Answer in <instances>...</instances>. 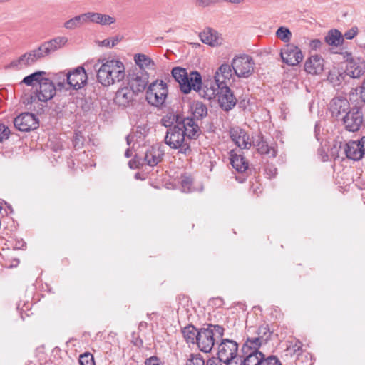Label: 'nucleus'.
Returning <instances> with one entry per match:
<instances>
[{
	"label": "nucleus",
	"mask_w": 365,
	"mask_h": 365,
	"mask_svg": "<svg viewBox=\"0 0 365 365\" xmlns=\"http://www.w3.org/2000/svg\"><path fill=\"white\" fill-rule=\"evenodd\" d=\"M134 92L130 87H123L118 90L115 101L121 106H128L133 100Z\"/></svg>",
	"instance_id": "393cba45"
},
{
	"label": "nucleus",
	"mask_w": 365,
	"mask_h": 365,
	"mask_svg": "<svg viewBox=\"0 0 365 365\" xmlns=\"http://www.w3.org/2000/svg\"><path fill=\"white\" fill-rule=\"evenodd\" d=\"M323 58L319 55H312L309 57L304 63V70L312 75L320 74L324 71Z\"/></svg>",
	"instance_id": "a211bd4d"
},
{
	"label": "nucleus",
	"mask_w": 365,
	"mask_h": 365,
	"mask_svg": "<svg viewBox=\"0 0 365 365\" xmlns=\"http://www.w3.org/2000/svg\"><path fill=\"white\" fill-rule=\"evenodd\" d=\"M219 90L220 88L216 86L215 80H207L202 82L197 92L200 97L211 100L217 96Z\"/></svg>",
	"instance_id": "aec40b11"
},
{
	"label": "nucleus",
	"mask_w": 365,
	"mask_h": 365,
	"mask_svg": "<svg viewBox=\"0 0 365 365\" xmlns=\"http://www.w3.org/2000/svg\"><path fill=\"white\" fill-rule=\"evenodd\" d=\"M202 85L201 75L197 71H192L187 74L185 82L182 83V92L188 93L193 89L197 91L199 87Z\"/></svg>",
	"instance_id": "4be33fe9"
},
{
	"label": "nucleus",
	"mask_w": 365,
	"mask_h": 365,
	"mask_svg": "<svg viewBox=\"0 0 365 365\" xmlns=\"http://www.w3.org/2000/svg\"><path fill=\"white\" fill-rule=\"evenodd\" d=\"M125 155L127 157V158H129L131 156V154H130V150L129 149H127V150L125 151Z\"/></svg>",
	"instance_id": "680f3d73"
},
{
	"label": "nucleus",
	"mask_w": 365,
	"mask_h": 365,
	"mask_svg": "<svg viewBox=\"0 0 365 365\" xmlns=\"http://www.w3.org/2000/svg\"><path fill=\"white\" fill-rule=\"evenodd\" d=\"M230 135L232 140L240 148V149H249L252 145L250 136L247 133L239 128H232L230 130Z\"/></svg>",
	"instance_id": "dca6fc26"
},
{
	"label": "nucleus",
	"mask_w": 365,
	"mask_h": 365,
	"mask_svg": "<svg viewBox=\"0 0 365 365\" xmlns=\"http://www.w3.org/2000/svg\"><path fill=\"white\" fill-rule=\"evenodd\" d=\"M340 54L342 56L343 59L346 62V64L349 63V61H351V59H354V58H352V54L351 52L344 51L341 52Z\"/></svg>",
	"instance_id": "4d7b16f0"
},
{
	"label": "nucleus",
	"mask_w": 365,
	"mask_h": 365,
	"mask_svg": "<svg viewBox=\"0 0 365 365\" xmlns=\"http://www.w3.org/2000/svg\"><path fill=\"white\" fill-rule=\"evenodd\" d=\"M122 37L115 36L111 38L105 39L103 41V46H109L110 48L114 47L117 43L121 41Z\"/></svg>",
	"instance_id": "de8ad7c7"
},
{
	"label": "nucleus",
	"mask_w": 365,
	"mask_h": 365,
	"mask_svg": "<svg viewBox=\"0 0 365 365\" xmlns=\"http://www.w3.org/2000/svg\"><path fill=\"white\" fill-rule=\"evenodd\" d=\"M199 331L192 325L185 327L182 331V335L187 343L195 344L197 338Z\"/></svg>",
	"instance_id": "e433bc0d"
},
{
	"label": "nucleus",
	"mask_w": 365,
	"mask_h": 365,
	"mask_svg": "<svg viewBox=\"0 0 365 365\" xmlns=\"http://www.w3.org/2000/svg\"><path fill=\"white\" fill-rule=\"evenodd\" d=\"M164 155V150L160 145H154L148 148L144 154L141 165H148L150 167L157 165L162 161Z\"/></svg>",
	"instance_id": "2eb2a0df"
},
{
	"label": "nucleus",
	"mask_w": 365,
	"mask_h": 365,
	"mask_svg": "<svg viewBox=\"0 0 365 365\" xmlns=\"http://www.w3.org/2000/svg\"><path fill=\"white\" fill-rule=\"evenodd\" d=\"M192 184V180L189 178H185L182 180V187L185 190L186 189L187 190H190V187Z\"/></svg>",
	"instance_id": "6e6d98bb"
},
{
	"label": "nucleus",
	"mask_w": 365,
	"mask_h": 365,
	"mask_svg": "<svg viewBox=\"0 0 365 365\" xmlns=\"http://www.w3.org/2000/svg\"><path fill=\"white\" fill-rule=\"evenodd\" d=\"M349 103L346 99L334 98L330 105L332 115L339 118L341 113H347Z\"/></svg>",
	"instance_id": "c85d7f7f"
},
{
	"label": "nucleus",
	"mask_w": 365,
	"mask_h": 365,
	"mask_svg": "<svg viewBox=\"0 0 365 365\" xmlns=\"http://www.w3.org/2000/svg\"><path fill=\"white\" fill-rule=\"evenodd\" d=\"M219 88L220 90L217 96L218 98L220 106L222 110L229 111L232 110L236 105L237 99L227 86H224Z\"/></svg>",
	"instance_id": "4468645a"
},
{
	"label": "nucleus",
	"mask_w": 365,
	"mask_h": 365,
	"mask_svg": "<svg viewBox=\"0 0 365 365\" xmlns=\"http://www.w3.org/2000/svg\"><path fill=\"white\" fill-rule=\"evenodd\" d=\"M322 45V42L319 39H314L310 41L309 46L312 49L317 50L320 48Z\"/></svg>",
	"instance_id": "3c124183"
},
{
	"label": "nucleus",
	"mask_w": 365,
	"mask_h": 365,
	"mask_svg": "<svg viewBox=\"0 0 365 365\" xmlns=\"http://www.w3.org/2000/svg\"><path fill=\"white\" fill-rule=\"evenodd\" d=\"M226 365H242V356H237V359H230L229 362H224Z\"/></svg>",
	"instance_id": "5fc2aeb1"
},
{
	"label": "nucleus",
	"mask_w": 365,
	"mask_h": 365,
	"mask_svg": "<svg viewBox=\"0 0 365 365\" xmlns=\"http://www.w3.org/2000/svg\"><path fill=\"white\" fill-rule=\"evenodd\" d=\"M88 23L98 24L101 26H108L115 22V19L110 15L97 12H87Z\"/></svg>",
	"instance_id": "b1692460"
},
{
	"label": "nucleus",
	"mask_w": 365,
	"mask_h": 365,
	"mask_svg": "<svg viewBox=\"0 0 365 365\" xmlns=\"http://www.w3.org/2000/svg\"><path fill=\"white\" fill-rule=\"evenodd\" d=\"M342 120L346 130L356 132L359 130L363 123V113L359 109H352L346 113Z\"/></svg>",
	"instance_id": "ddd939ff"
},
{
	"label": "nucleus",
	"mask_w": 365,
	"mask_h": 365,
	"mask_svg": "<svg viewBox=\"0 0 365 365\" xmlns=\"http://www.w3.org/2000/svg\"><path fill=\"white\" fill-rule=\"evenodd\" d=\"M14 125L19 130L27 132L37 128L38 127V121L34 114L25 113L14 118Z\"/></svg>",
	"instance_id": "f8f14e48"
},
{
	"label": "nucleus",
	"mask_w": 365,
	"mask_h": 365,
	"mask_svg": "<svg viewBox=\"0 0 365 365\" xmlns=\"http://www.w3.org/2000/svg\"><path fill=\"white\" fill-rule=\"evenodd\" d=\"M345 73L352 78H359L365 73V61L359 58L351 59L346 66Z\"/></svg>",
	"instance_id": "f3484780"
},
{
	"label": "nucleus",
	"mask_w": 365,
	"mask_h": 365,
	"mask_svg": "<svg viewBox=\"0 0 365 365\" xmlns=\"http://www.w3.org/2000/svg\"><path fill=\"white\" fill-rule=\"evenodd\" d=\"M255 333V336L258 338L259 341L264 345L267 344V342L271 339V336L272 335V331H270L269 327L267 324L259 326Z\"/></svg>",
	"instance_id": "c756f323"
},
{
	"label": "nucleus",
	"mask_w": 365,
	"mask_h": 365,
	"mask_svg": "<svg viewBox=\"0 0 365 365\" xmlns=\"http://www.w3.org/2000/svg\"><path fill=\"white\" fill-rule=\"evenodd\" d=\"M232 68L231 65L227 63L222 64L216 71L214 79L216 83V86L222 87L227 85V81H230L232 75Z\"/></svg>",
	"instance_id": "412c9836"
},
{
	"label": "nucleus",
	"mask_w": 365,
	"mask_h": 365,
	"mask_svg": "<svg viewBox=\"0 0 365 365\" xmlns=\"http://www.w3.org/2000/svg\"><path fill=\"white\" fill-rule=\"evenodd\" d=\"M260 365H282L280 361L274 356H269L267 359L262 356Z\"/></svg>",
	"instance_id": "a18cd8bd"
},
{
	"label": "nucleus",
	"mask_w": 365,
	"mask_h": 365,
	"mask_svg": "<svg viewBox=\"0 0 365 365\" xmlns=\"http://www.w3.org/2000/svg\"><path fill=\"white\" fill-rule=\"evenodd\" d=\"M238 351L237 344L230 339L222 340L218 346V359L222 362H229L230 359H237Z\"/></svg>",
	"instance_id": "9b49d317"
},
{
	"label": "nucleus",
	"mask_w": 365,
	"mask_h": 365,
	"mask_svg": "<svg viewBox=\"0 0 365 365\" xmlns=\"http://www.w3.org/2000/svg\"><path fill=\"white\" fill-rule=\"evenodd\" d=\"M222 361H220V359H215V358H212V359H209L207 362H206V365H222Z\"/></svg>",
	"instance_id": "13d9d810"
},
{
	"label": "nucleus",
	"mask_w": 365,
	"mask_h": 365,
	"mask_svg": "<svg viewBox=\"0 0 365 365\" xmlns=\"http://www.w3.org/2000/svg\"><path fill=\"white\" fill-rule=\"evenodd\" d=\"M186 365H206V363L200 354H192Z\"/></svg>",
	"instance_id": "c03bdc74"
},
{
	"label": "nucleus",
	"mask_w": 365,
	"mask_h": 365,
	"mask_svg": "<svg viewBox=\"0 0 365 365\" xmlns=\"http://www.w3.org/2000/svg\"><path fill=\"white\" fill-rule=\"evenodd\" d=\"M163 124L167 127L165 143L172 149H178L180 153L189 155L192 152L190 140L197 138L201 133L195 120L177 114L173 115L172 121L163 118Z\"/></svg>",
	"instance_id": "f257e3e1"
},
{
	"label": "nucleus",
	"mask_w": 365,
	"mask_h": 365,
	"mask_svg": "<svg viewBox=\"0 0 365 365\" xmlns=\"http://www.w3.org/2000/svg\"><path fill=\"white\" fill-rule=\"evenodd\" d=\"M85 24H88L86 13L76 16L75 17L66 21L64 23V27L67 29L73 30Z\"/></svg>",
	"instance_id": "2f4dec72"
},
{
	"label": "nucleus",
	"mask_w": 365,
	"mask_h": 365,
	"mask_svg": "<svg viewBox=\"0 0 365 365\" xmlns=\"http://www.w3.org/2000/svg\"><path fill=\"white\" fill-rule=\"evenodd\" d=\"M134 61L138 68L137 69H144L145 68H151L155 64L153 61L148 56L143 53L135 54L134 56Z\"/></svg>",
	"instance_id": "f704fd0d"
},
{
	"label": "nucleus",
	"mask_w": 365,
	"mask_h": 365,
	"mask_svg": "<svg viewBox=\"0 0 365 365\" xmlns=\"http://www.w3.org/2000/svg\"><path fill=\"white\" fill-rule=\"evenodd\" d=\"M243 1L244 0H220V4L223 2H228L230 4H238L242 3Z\"/></svg>",
	"instance_id": "052dcab7"
},
{
	"label": "nucleus",
	"mask_w": 365,
	"mask_h": 365,
	"mask_svg": "<svg viewBox=\"0 0 365 365\" xmlns=\"http://www.w3.org/2000/svg\"><path fill=\"white\" fill-rule=\"evenodd\" d=\"M361 146V151L363 152L364 157H365V136L362 137L360 140H359Z\"/></svg>",
	"instance_id": "bf43d9fd"
},
{
	"label": "nucleus",
	"mask_w": 365,
	"mask_h": 365,
	"mask_svg": "<svg viewBox=\"0 0 365 365\" xmlns=\"http://www.w3.org/2000/svg\"><path fill=\"white\" fill-rule=\"evenodd\" d=\"M10 130L4 124L0 123V142L9 138Z\"/></svg>",
	"instance_id": "49530a36"
},
{
	"label": "nucleus",
	"mask_w": 365,
	"mask_h": 365,
	"mask_svg": "<svg viewBox=\"0 0 365 365\" xmlns=\"http://www.w3.org/2000/svg\"><path fill=\"white\" fill-rule=\"evenodd\" d=\"M79 364L80 365H95L93 355L88 352L80 355Z\"/></svg>",
	"instance_id": "37998d69"
},
{
	"label": "nucleus",
	"mask_w": 365,
	"mask_h": 365,
	"mask_svg": "<svg viewBox=\"0 0 365 365\" xmlns=\"http://www.w3.org/2000/svg\"><path fill=\"white\" fill-rule=\"evenodd\" d=\"M97 71V80L104 86L120 82L125 76L124 64L117 60L106 61Z\"/></svg>",
	"instance_id": "7ed1b4c3"
},
{
	"label": "nucleus",
	"mask_w": 365,
	"mask_h": 365,
	"mask_svg": "<svg viewBox=\"0 0 365 365\" xmlns=\"http://www.w3.org/2000/svg\"><path fill=\"white\" fill-rule=\"evenodd\" d=\"M230 163L233 168L239 173L245 172L249 166L248 161L243 156L241 150H232L230 151Z\"/></svg>",
	"instance_id": "5701e85b"
},
{
	"label": "nucleus",
	"mask_w": 365,
	"mask_h": 365,
	"mask_svg": "<svg viewBox=\"0 0 365 365\" xmlns=\"http://www.w3.org/2000/svg\"><path fill=\"white\" fill-rule=\"evenodd\" d=\"M191 110L192 112V115L195 118L200 120L207 115V106L200 101H195L192 103L191 106Z\"/></svg>",
	"instance_id": "473e14b6"
},
{
	"label": "nucleus",
	"mask_w": 365,
	"mask_h": 365,
	"mask_svg": "<svg viewBox=\"0 0 365 365\" xmlns=\"http://www.w3.org/2000/svg\"><path fill=\"white\" fill-rule=\"evenodd\" d=\"M276 36L284 43H289L292 38V33L287 27L280 26L276 31Z\"/></svg>",
	"instance_id": "ea45409f"
},
{
	"label": "nucleus",
	"mask_w": 365,
	"mask_h": 365,
	"mask_svg": "<svg viewBox=\"0 0 365 365\" xmlns=\"http://www.w3.org/2000/svg\"><path fill=\"white\" fill-rule=\"evenodd\" d=\"M347 74L344 72H341L337 69L331 70L328 76L329 80L335 85H339L343 81H344L345 77Z\"/></svg>",
	"instance_id": "58836bf2"
},
{
	"label": "nucleus",
	"mask_w": 365,
	"mask_h": 365,
	"mask_svg": "<svg viewBox=\"0 0 365 365\" xmlns=\"http://www.w3.org/2000/svg\"><path fill=\"white\" fill-rule=\"evenodd\" d=\"M220 4V0H195V4L198 8H208Z\"/></svg>",
	"instance_id": "79ce46f5"
},
{
	"label": "nucleus",
	"mask_w": 365,
	"mask_h": 365,
	"mask_svg": "<svg viewBox=\"0 0 365 365\" xmlns=\"http://www.w3.org/2000/svg\"><path fill=\"white\" fill-rule=\"evenodd\" d=\"M255 63L253 58L246 54L235 56L231 62L235 74L239 78H247L255 71Z\"/></svg>",
	"instance_id": "423d86ee"
},
{
	"label": "nucleus",
	"mask_w": 365,
	"mask_h": 365,
	"mask_svg": "<svg viewBox=\"0 0 365 365\" xmlns=\"http://www.w3.org/2000/svg\"><path fill=\"white\" fill-rule=\"evenodd\" d=\"M168 88L163 81H155L150 84L146 91V100L152 106H160L168 96Z\"/></svg>",
	"instance_id": "0eeeda50"
},
{
	"label": "nucleus",
	"mask_w": 365,
	"mask_h": 365,
	"mask_svg": "<svg viewBox=\"0 0 365 365\" xmlns=\"http://www.w3.org/2000/svg\"><path fill=\"white\" fill-rule=\"evenodd\" d=\"M252 145L257 148V151L260 155L272 158H274L277 155L275 148L272 145H269L262 135H259L258 138L252 142Z\"/></svg>",
	"instance_id": "6ab92c4d"
},
{
	"label": "nucleus",
	"mask_w": 365,
	"mask_h": 365,
	"mask_svg": "<svg viewBox=\"0 0 365 365\" xmlns=\"http://www.w3.org/2000/svg\"><path fill=\"white\" fill-rule=\"evenodd\" d=\"M262 356L264 354L262 353H247L243 354L242 358V365H260L262 362Z\"/></svg>",
	"instance_id": "72a5a7b5"
},
{
	"label": "nucleus",
	"mask_w": 365,
	"mask_h": 365,
	"mask_svg": "<svg viewBox=\"0 0 365 365\" xmlns=\"http://www.w3.org/2000/svg\"><path fill=\"white\" fill-rule=\"evenodd\" d=\"M344 151L346 157L354 160H359L364 157L359 140L349 141L346 143Z\"/></svg>",
	"instance_id": "bb28decb"
},
{
	"label": "nucleus",
	"mask_w": 365,
	"mask_h": 365,
	"mask_svg": "<svg viewBox=\"0 0 365 365\" xmlns=\"http://www.w3.org/2000/svg\"><path fill=\"white\" fill-rule=\"evenodd\" d=\"M73 144L75 147H81L83 145V137L76 133L74 139H73Z\"/></svg>",
	"instance_id": "864d4df0"
},
{
	"label": "nucleus",
	"mask_w": 365,
	"mask_h": 365,
	"mask_svg": "<svg viewBox=\"0 0 365 365\" xmlns=\"http://www.w3.org/2000/svg\"><path fill=\"white\" fill-rule=\"evenodd\" d=\"M46 74L45 71H36L23 78L21 83H24L26 86H34L39 84L43 76Z\"/></svg>",
	"instance_id": "c9c22d12"
},
{
	"label": "nucleus",
	"mask_w": 365,
	"mask_h": 365,
	"mask_svg": "<svg viewBox=\"0 0 365 365\" xmlns=\"http://www.w3.org/2000/svg\"><path fill=\"white\" fill-rule=\"evenodd\" d=\"M263 345L258 338L254 336H247L242 348V354H247L249 352L252 354L262 353L259 349Z\"/></svg>",
	"instance_id": "cd10ccee"
},
{
	"label": "nucleus",
	"mask_w": 365,
	"mask_h": 365,
	"mask_svg": "<svg viewBox=\"0 0 365 365\" xmlns=\"http://www.w3.org/2000/svg\"><path fill=\"white\" fill-rule=\"evenodd\" d=\"M53 81L45 77L42 78L38 84V89L36 90V97L38 101L46 103L54 97L58 87L55 86L56 84L55 78Z\"/></svg>",
	"instance_id": "9d476101"
},
{
	"label": "nucleus",
	"mask_w": 365,
	"mask_h": 365,
	"mask_svg": "<svg viewBox=\"0 0 365 365\" xmlns=\"http://www.w3.org/2000/svg\"><path fill=\"white\" fill-rule=\"evenodd\" d=\"M129 87L135 93L143 92L148 83V73L144 69L133 68L128 75Z\"/></svg>",
	"instance_id": "6e6552de"
},
{
	"label": "nucleus",
	"mask_w": 365,
	"mask_h": 365,
	"mask_svg": "<svg viewBox=\"0 0 365 365\" xmlns=\"http://www.w3.org/2000/svg\"><path fill=\"white\" fill-rule=\"evenodd\" d=\"M325 42L329 46H338L343 43L344 37L337 29H331L326 36Z\"/></svg>",
	"instance_id": "7c9ffc66"
},
{
	"label": "nucleus",
	"mask_w": 365,
	"mask_h": 365,
	"mask_svg": "<svg viewBox=\"0 0 365 365\" xmlns=\"http://www.w3.org/2000/svg\"><path fill=\"white\" fill-rule=\"evenodd\" d=\"M280 56L283 63L292 66L298 65L303 59L300 48L292 43L284 46L281 49Z\"/></svg>",
	"instance_id": "1a4fd4ad"
},
{
	"label": "nucleus",
	"mask_w": 365,
	"mask_h": 365,
	"mask_svg": "<svg viewBox=\"0 0 365 365\" xmlns=\"http://www.w3.org/2000/svg\"><path fill=\"white\" fill-rule=\"evenodd\" d=\"M68 41L64 36H58L50 41L41 43L37 48L29 51L14 59L11 63L5 66V69L20 71L29 67L42 58L48 56L58 49L62 48Z\"/></svg>",
	"instance_id": "f03ea898"
},
{
	"label": "nucleus",
	"mask_w": 365,
	"mask_h": 365,
	"mask_svg": "<svg viewBox=\"0 0 365 365\" xmlns=\"http://www.w3.org/2000/svg\"><path fill=\"white\" fill-rule=\"evenodd\" d=\"M187 71L185 68L175 67L172 70V76L175 80L179 83L180 90L182 91V83L185 82L187 79Z\"/></svg>",
	"instance_id": "4c0bfd02"
},
{
	"label": "nucleus",
	"mask_w": 365,
	"mask_h": 365,
	"mask_svg": "<svg viewBox=\"0 0 365 365\" xmlns=\"http://www.w3.org/2000/svg\"><path fill=\"white\" fill-rule=\"evenodd\" d=\"M359 98L361 101L365 103V79L362 81L361 85L359 88Z\"/></svg>",
	"instance_id": "603ef678"
},
{
	"label": "nucleus",
	"mask_w": 365,
	"mask_h": 365,
	"mask_svg": "<svg viewBox=\"0 0 365 365\" xmlns=\"http://www.w3.org/2000/svg\"><path fill=\"white\" fill-rule=\"evenodd\" d=\"M358 33V28L356 26H353L349 30L346 31L344 33V35L343 36L344 38L351 40L354 38V37Z\"/></svg>",
	"instance_id": "8fccbe9b"
},
{
	"label": "nucleus",
	"mask_w": 365,
	"mask_h": 365,
	"mask_svg": "<svg viewBox=\"0 0 365 365\" xmlns=\"http://www.w3.org/2000/svg\"><path fill=\"white\" fill-rule=\"evenodd\" d=\"M87 74L82 66H79L68 73H59L55 75V81L58 90L72 88L78 90L87 82Z\"/></svg>",
	"instance_id": "20e7f679"
},
{
	"label": "nucleus",
	"mask_w": 365,
	"mask_h": 365,
	"mask_svg": "<svg viewBox=\"0 0 365 365\" xmlns=\"http://www.w3.org/2000/svg\"><path fill=\"white\" fill-rule=\"evenodd\" d=\"M200 38L202 43L211 46H216L222 43V38L218 36V33L210 28L201 32Z\"/></svg>",
	"instance_id": "a878e982"
},
{
	"label": "nucleus",
	"mask_w": 365,
	"mask_h": 365,
	"mask_svg": "<svg viewBox=\"0 0 365 365\" xmlns=\"http://www.w3.org/2000/svg\"><path fill=\"white\" fill-rule=\"evenodd\" d=\"M224 329L220 325H209L207 328L199 330L195 343L199 349L205 353L210 351L216 341L221 340Z\"/></svg>",
	"instance_id": "39448f33"
},
{
	"label": "nucleus",
	"mask_w": 365,
	"mask_h": 365,
	"mask_svg": "<svg viewBox=\"0 0 365 365\" xmlns=\"http://www.w3.org/2000/svg\"><path fill=\"white\" fill-rule=\"evenodd\" d=\"M145 365H164V364L161 361L160 358H158L155 356H153L145 360Z\"/></svg>",
	"instance_id": "09e8293b"
},
{
	"label": "nucleus",
	"mask_w": 365,
	"mask_h": 365,
	"mask_svg": "<svg viewBox=\"0 0 365 365\" xmlns=\"http://www.w3.org/2000/svg\"><path fill=\"white\" fill-rule=\"evenodd\" d=\"M302 343L299 341H296L294 344L290 345L287 348V351L290 355H296L299 356L303 352Z\"/></svg>",
	"instance_id": "a19ab883"
}]
</instances>
